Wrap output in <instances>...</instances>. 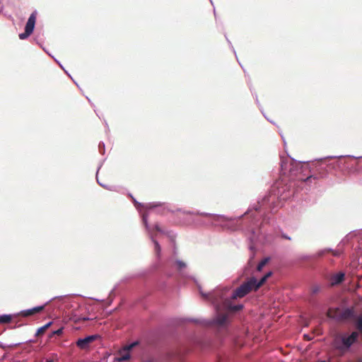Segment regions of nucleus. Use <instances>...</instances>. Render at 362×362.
<instances>
[{
	"instance_id": "obj_1",
	"label": "nucleus",
	"mask_w": 362,
	"mask_h": 362,
	"mask_svg": "<svg viewBox=\"0 0 362 362\" xmlns=\"http://www.w3.org/2000/svg\"><path fill=\"white\" fill-rule=\"evenodd\" d=\"M291 195L292 192L287 186H273L267 194L249 206L244 214L230 218L225 216L227 219L217 221L228 222L231 226L235 224L234 230L241 229L248 232L247 239L250 242L248 249L250 251L247 262L249 269L253 268L255 264L257 250L255 244L264 245L269 244L273 240L272 235L266 228L267 225L273 224L269 214L274 213L276 209L281 206V202L286 201Z\"/></svg>"
},
{
	"instance_id": "obj_2",
	"label": "nucleus",
	"mask_w": 362,
	"mask_h": 362,
	"mask_svg": "<svg viewBox=\"0 0 362 362\" xmlns=\"http://www.w3.org/2000/svg\"><path fill=\"white\" fill-rule=\"evenodd\" d=\"M345 158L355 160L362 159V156L351 155L328 156L315 158L313 161H298L291 157L290 160L281 157L280 173L306 183L311 182L312 180H317L326 177L328 173L327 167L329 165H333V168L352 167L354 164H349L341 160Z\"/></svg>"
},
{
	"instance_id": "obj_3",
	"label": "nucleus",
	"mask_w": 362,
	"mask_h": 362,
	"mask_svg": "<svg viewBox=\"0 0 362 362\" xmlns=\"http://www.w3.org/2000/svg\"><path fill=\"white\" fill-rule=\"evenodd\" d=\"M153 209H155L156 212L160 215H163L165 211H168L170 213L181 212L183 214L189 216H201L208 218L211 223H214V221H218L221 219H227L225 215L222 214L201 212L198 210H186L182 208H177L174 209L172 204L166 202H153L146 204L145 212L148 213L149 210Z\"/></svg>"
},
{
	"instance_id": "obj_4",
	"label": "nucleus",
	"mask_w": 362,
	"mask_h": 362,
	"mask_svg": "<svg viewBox=\"0 0 362 362\" xmlns=\"http://www.w3.org/2000/svg\"><path fill=\"white\" fill-rule=\"evenodd\" d=\"M148 212L141 214V221L142 223L147 232L148 237L150 238L151 242L153 244L154 247V253L157 260V262L154 264L155 270L157 271H163V262L161 260V246L159 244L158 241L156 238V235H154V232H158L160 234H165L168 236H170V232H166L163 230L158 223H155L153 226H151L148 221Z\"/></svg>"
},
{
	"instance_id": "obj_5",
	"label": "nucleus",
	"mask_w": 362,
	"mask_h": 362,
	"mask_svg": "<svg viewBox=\"0 0 362 362\" xmlns=\"http://www.w3.org/2000/svg\"><path fill=\"white\" fill-rule=\"evenodd\" d=\"M337 313L330 315L329 318L337 322H348L351 320H354L352 325L356 329L362 334V314L358 315L354 307L353 306H342L334 307L333 308Z\"/></svg>"
},
{
	"instance_id": "obj_6",
	"label": "nucleus",
	"mask_w": 362,
	"mask_h": 362,
	"mask_svg": "<svg viewBox=\"0 0 362 362\" xmlns=\"http://www.w3.org/2000/svg\"><path fill=\"white\" fill-rule=\"evenodd\" d=\"M359 334L361 333L356 329L350 333L342 332L337 334L332 341L334 349L341 356L346 354L358 341Z\"/></svg>"
},
{
	"instance_id": "obj_7",
	"label": "nucleus",
	"mask_w": 362,
	"mask_h": 362,
	"mask_svg": "<svg viewBox=\"0 0 362 362\" xmlns=\"http://www.w3.org/2000/svg\"><path fill=\"white\" fill-rule=\"evenodd\" d=\"M333 252L332 248L327 247L319 250L317 252L312 254H301L297 257V259L300 263L315 264L317 260L322 258L328 252Z\"/></svg>"
},
{
	"instance_id": "obj_8",
	"label": "nucleus",
	"mask_w": 362,
	"mask_h": 362,
	"mask_svg": "<svg viewBox=\"0 0 362 362\" xmlns=\"http://www.w3.org/2000/svg\"><path fill=\"white\" fill-rule=\"evenodd\" d=\"M251 291H255V287L253 286L251 278H249L233 291L230 299L243 298Z\"/></svg>"
},
{
	"instance_id": "obj_9",
	"label": "nucleus",
	"mask_w": 362,
	"mask_h": 362,
	"mask_svg": "<svg viewBox=\"0 0 362 362\" xmlns=\"http://www.w3.org/2000/svg\"><path fill=\"white\" fill-rule=\"evenodd\" d=\"M37 11H34L29 16L26 24L24 28V32L21 33L18 35V37L21 40H26L34 32L35 24H36V18H37Z\"/></svg>"
},
{
	"instance_id": "obj_10",
	"label": "nucleus",
	"mask_w": 362,
	"mask_h": 362,
	"mask_svg": "<svg viewBox=\"0 0 362 362\" xmlns=\"http://www.w3.org/2000/svg\"><path fill=\"white\" fill-rule=\"evenodd\" d=\"M100 339H101V336L99 334L87 335L85 337L78 338L76 341V345L81 350L88 351L90 349L91 344Z\"/></svg>"
},
{
	"instance_id": "obj_11",
	"label": "nucleus",
	"mask_w": 362,
	"mask_h": 362,
	"mask_svg": "<svg viewBox=\"0 0 362 362\" xmlns=\"http://www.w3.org/2000/svg\"><path fill=\"white\" fill-rule=\"evenodd\" d=\"M229 291L228 287L223 288H217L213 293H204L201 289L199 291L200 295L205 299L211 298L214 302L219 300H225V295Z\"/></svg>"
},
{
	"instance_id": "obj_12",
	"label": "nucleus",
	"mask_w": 362,
	"mask_h": 362,
	"mask_svg": "<svg viewBox=\"0 0 362 362\" xmlns=\"http://www.w3.org/2000/svg\"><path fill=\"white\" fill-rule=\"evenodd\" d=\"M68 296L69 295L59 296H55L54 298H52L51 299H49V300L45 302L43 305H37V306L33 307L32 308H29V309H26V310L20 311L18 313L19 315H22L23 317H27L29 315H34L37 312L42 311L45 308L46 305H47L52 300L57 299V298L63 299Z\"/></svg>"
},
{
	"instance_id": "obj_13",
	"label": "nucleus",
	"mask_w": 362,
	"mask_h": 362,
	"mask_svg": "<svg viewBox=\"0 0 362 362\" xmlns=\"http://www.w3.org/2000/svg\"><path fill=\"white\" fill-rule=\"evenodd\" d=\"M230 320L228 315L225 313H216L215 317L211 320H207L206 327H210L212 325H218V326H226L229 325Z\"/></svg>"
},
{
	"instance_id": "obj_14",
	"label": "nucleus",
	"mask_w": 362,
	"mask_h": 362,
	"mask_svg": "<svg viewBox=\"0 0 362 362\" xmlns=\"http://www.w3.org/2000/svg\"><path fill=\"white\" fill-rule=\"evenodd\" d=\"M185 322H193L199 325H202L206 327L207 319H197L194 317H185V318H177L175 320V323L177 325H180Z\"/></svg>"
},
{
	"instance_id": "obj_15",
	"label": "nucleus",
	"mask_w": 362,
	"mask_h": 362,
	"mask_svg": "<svg viewBox=\"0 0 362 362\" xmlns=\"http://www.w3.org/2000/svg\"><path fill=\"white\" fill-rule=\"evenodd\" d=\"M141 344V340L140 339H136L130 343H128L127 344L124 345L119 350V353L122 354V352H132L133 349L135 347L139 346Z\"/></svg>"
},
{
	"instance_id": "obj_16",
	"label": "nucleus",
	"mask_w": 362,
	"mask_h": 362,
	"mask_svg": "<svg viewBox=\"0 0 362 362\" xmlns=\"http://www.w3.org/2000/svg\"><path fill=\"white\" fill-rule=\"evenodd\" d=\"M345 280V273L339 272L334 274L331 277V283L332 285H339Z\"/></svg>"
},
{
	"instance_id": "obj_17",
	"label": "nucleus",
	"mask_w": 362,
	"mask_h": 362,
	"mask_svg": "<svg viewBox=\"0 0 362 362\" xmlns=\"http://www.w3.org/2000/svg\"><path fill=\"white\" fill-rule=\"evenodd\" d=\"M128 197L131 198L132 203L134 204V207L139 212L140 216L144 214L145 212V206L146 204L138 202L131 193H128Z\"/></svg>"
},
{
	"instance_id": "obj_18",
	"label": "nucleus",
	"mask_w": 362,
	"mask_h": 362,
	"mask_svg": "<svg viewBox=\"0 0 362 362\" xmlns=\"http://www.w3.org/2000/svg\"><path fill=\"white\" fill-rule=\"evenodd\" d=\"M119 356L114 358V362H125L133 358L132 354L129 352H118Z\"/></svg>"
},
{
	"instance_id": "obj_19",
	"label": "nucleus",
	"mask_w": 362,
	"mask_h": 362,
	"mask_svg": "<svg viewBox=\"0 0 362 362\" xmlns=\"http://www.w3.org/2000/svg\"><path fill=\"white\" fill-rule=\"evenodd\" d=\"M232 299H230V298L226 300V308L228 310L231 311H240L244 308L243 304H235L230 301Z\"/></svg>"
},
{
	"instance_id": "obj_20",
	"label": "nucleus",
	"mask_w": 362,
	"mask_h": 362,
	"mask_svg": "<svg viewBox=\"0 0 362 362\" xmlns=\"http://www.w3.org/2000/svg\"><path fill=\"white\" fill-rule=\"evenodd\" d=\"M19 316V313L14 314H2L0 315V324H6L11 322L15 317Z\"/></svg>"
},
{
	"instance_id": "obj_21",
	"label": "nucleus",
	"mask_w": 362,
	"mask_h": 362,
	"mask_svg": "<svg viewBox=\"0 0 362 362\" xmlns=\"http://www.w3.org/2000/svg\"><path fill=\"white\" fill-rule=\"evenodd\" d=\"M253 286L255 287V291L259 290V288L267 281V279L262 276L259 279H257L255 276L251 277Z\"/></svg>"
},
{
	"instance_id": "obj_22",
	"label": "nucleus",
	"mask_w": 362,
	"mask_h": 362,
	"mask_svg": "<svg viewBox=\"0 0 362 362\" xmlns=\"http://www.w3.org/2000/svg\"><path fill=\"white\" fill-rule=\"evenodd\" d=\"M141 362H163V356L148 355L146 357H143L141 359Z\"/></svg>"
},
{
	"instance_id": "obj_23",
	"label": "nucleus",
	"mask_w": 362,
	"mask_h": 362,
	"mask_svg": "<svg viewBox=\"0 0 362 362\" xmlns=\"http://www.w3.org/2000/svg\"><path fill=\"white\" fill-rule=\"evenodd\" d=\"M104 160H103L100 165H98V169H97V172H96V180H97V182L98 184L102 187L103 188L105 189H107L109 191H114L115 190V186H110V185H105V184H103L102 182H100L98 180V172L100 170V169L101 168L102 165H103V163Z\"/></svg>"
},
{
	"instance_id": "obj_24",
	"label": "nucleus",
	"mask_w": 362,
	"mask_h": 362,
	"mask_svg": "<svg viewBox=\"0 0 362 362\" xmlns=\"http://www.w3.org/2000/svg\"><path fill=\"white\" fill-rule=\"evenodd\" d=\"M249 88H250V91H251V93H252V94L253 97H254V98H255V103H256V104L257 105V106H258V107H259V110L261 111V112L263 114L264 117H265L268 121H269L271 123L274 124L272 121L269 120V119L266 117V115L264 114L262 107V105H260L259 101V100H258L257 94L256 93H253V92H252V87H251V86H250Z\"/></svg>"
},
{
	"instance_id": "obj_25",
	"label": "nucleus",
	"mask_w": 362,
	"mask_h": 362,
	"mask_svg": "<svg viewBox=\"0 0 362 362\" xmlns=\"http://www.w3.org/2000/svg\"><path fill=\"white\" fill-rule=\"evenodd\" d=\"M53 322L52 321H49L48 322H47L45 325H44L42 327H40L36 332H35V336H39V335H42L44 334L45 331L48 329L52 325Z\"/></svg>"
},
{
	"instance_id": "obj_26",
	"label": "nucleus",
	"mask_w": 362,
	"mask_h": 362,
	"mask_svg": "<svg viewBox=\"0 0 362 362\" xmlns=\"http://www.w3.org/2000/svg\"><path fill=\"white\" fill-rule=\"evenodd\" d=\"M271 260V257H264L259 262V264H257V268H256V270L257 272H261L263 269V267L269 262V261Z\"/></svg>"
},
{
	"instance_id": "obj_27",
	"label": "nucleus",
	"mask_w": 362,
	"mask_h": 362,
	"mask_svg": "<svg viewBox=\"0 0 362 362\" xmlns=\"http://www.w3.org/2000/svg\"><path fill=\"white\" fill-rule=\"evenodd\" d=\"M175 264L178 271H181L187 267L186 263L180 259H176Z\"/></svg>"
},
{
	"instance_id": "obj_28",
	"label": "nucleus",
	"mask_w": 362,
	"mask_h": 362,
	"mask_svg": "<svg viewBox=\"0 0 362 362\" xmlns=\"http://www.w3.org/2000/svg\"><path fill=\"white\" fill-rule=\"evenodd\" d=\"M158 339L156 338H148L146 339V344L147 346H156L158 344Z\"/></svg>"
},
{
	"instance_id": "obj_29",
	"label": "nucleus",
	"mask_w": 362,
	"mask_h": 362,
	"mask_svg": "<svg viewBox=\"0 0 362 362\" xmlns=\"http://www.w3.org/2000/svg\"><path fill=\"white\" fill-rule=\"evenodd\" d=\"M98 151L100 154L104 155L105 153V145L103 141H100L98 144Z\"/></svg>"
},
{
	"instance_id": "obj_30",
	"label": "nucleus",
	"mask_w": 362,
	"mask_h": 362,
	"mask_svg": "<svg viewBox=\"0 0 362 362\" xmlns=\"http://www.w3.org/2000/svg\"><path fill=\"white\" fill-rule=\"evenodd\" d=\"M64 331V327L61 326L57 329H54L52 332V335H60L63 333Z\"/></svg>"
},
{
	"instance_id": "obj_31",
	"label": "nucleus",
	"mask_w": 362,
	"mask_h": 362,
	"mask_svg": "<svg viewBox=\"0 0 362 362\" xmlns=\"http://www.w3.org/2000/svg\"><path fill=\"white\" fill-rule=\"evenodd\" d=\"M118 285H115L113 288L110 291L109 293V298H111V301L112 300V298L116 296L115 291L117 288Z\"/></svg>"
},
{
	"instance_id": "obj_32",
	"label": "nucleus",
	"mask_w": 362,
	"mask_h": 362,
	"mask_svg": "<svg viewBox=\"0 0 362 362\" xmlns=\"http://www.w3.org/2000/svg\"><path fill=\"white\" fill-rule=\"evenodd\" d=\"M320 286H315L312 288L311 293L312 295H315L318 293L320 291Z\"/></svg>"
},
{
	"instance_id": "obj_33",
	"label": "nucleus",
	"mask_w": 362,
	"mask_h": 362,
	"mask_svg": "<svg viewBox=\"0 0 362 362\" xmlns=\"http://www.w3.org/2000/svg\"><path fill=\"white\" fill-rule=\"evenodd\" d=\"M59 358L57 354H54L52 358H47L45 362H58Z\"/></svg>"
},
{
	"instance_id": "obj_34",
	"label": "nucleus",
	"mask_w": 362,
	"mask_h": 362,
	"mask_svg": "<svg viewBox=\"0 0 362 362\" xmlns=\"http://www.w3.org/2000/svg\"><path fill=\"white\" fill-rule=\"evenodd\" d=\"M225 37H226V40L227 41V42L228 43L230 47L231 48V49L233 50V52H234L235 55H236V52H235V50L231 43V42L230 41V40L228 38L226 34H225ZM237 57V56H235Z\"/></svg>"
},
{
	"instance_id": "obj_35",
	"label": "nucleus",
	"mask_w": 362,
	"mask_h": 362,
	"mask_svg": "<svg viewBox=\"0 0 362 362\" xmlns=\"http://www.w3.org/2000/svg\"><path fill=\"white\" fill-rule=\"evenodd\" d=\"M281 238L286 239V240H291V237L288 235L287 234L284 233V232H281Z\"/></svg>"
},
{
	"instance_id": "obj_36",
	"label": "nucleus",
	"mask_w": 362,
	"mask_h": 362,
	"mask_svg": "<svg viewBox=\"0 0 362 362\" xmlns=\"http://www.w3.org/2000/svg\"><path fill=\"white\" fill-rule=\"evenodd\" d=\"M52 58H53V59L54 60V62L59 66V67L62 69V70H64V67L63 66V65L60 63V62L59 60H57L54 56H52Z\"/></svg>"
},
{
	"instance_id": "obj_37",
	"label": "nucleus",
	"mask_w": 362,
	"mask_h": 362,
	"mask_svg": "<svg viewBox=\"0 0 362 362\" xmlns=\"http://www.w3.org/2000/svg\"><path fill=\"white\" fill-rule=\"evenodd\" d=\"M272 274H273V272H272V271H269V272H267L264 275V276L267 279H268L270 276H272Z\"/></svg>"
},
{
	"instance_id": "obj_38",
	"label": "nucleus",
	"mask_w": 362,
	"mask_h": 362,
	"mask_svg": "<svg viewBox=\"0 0 362 362\" xmlns=\"http://www.w3.org/2000/svg\"><path fill=\"white\" fill-rule=\"evenodd\" d=\"M88 320H90V317H79L76 321V322H79V321H88Z\"/></svg>"
},
{
	"instance_id": "obj_39",
	"label": "nucleus",
	"mask_w": 362,
	"mask_h": 362,
	"mask_svg": "<svg viewBox=\"0 0 362 362\" xmlns=\"http://www.w3.org/2000/svg\"><path fill=\"white\" fill-rule=\"evenodd\" d=\"M63 71H64V73H65L67 76H69L72 80H74V79L72 78L71 76L70 75V74H69V72H68L65 69H64V70H63ZM73 81L74 82V83H75L77 86H78V83H77L76 81Z\"/></svg>"
},
{
	"instance_id": "obj_40",
	"label": "nucleus",
	"mask_w": 362,
	"mask_h": 362,
	"mask_svg": "<svg viewBox=\"0 0 362 362\" xmlns=\"http://www.w3.org/2000/svg\"><path fill=\"white\" fill-rule=\"evenodd\" d=\"M191 221L194 223H201V221L195 218H192Z\"/></svg>"
},
{
	"instance_id": "obj_41",
	"label": "nucleus",
	"mask_w": 362,
	"mask_h": 362,
	"mask_svg": "<svg viewBox=\"0 0 362 362\" xmlns=\"http://www.w3.org/2000/svg\"><path fill=\"white\" fill-rule=\"evenodd\" d=\"M40 47H42V49L50 57H52V55L47 50V49H45L42 45H40Z\"/></svg>"
},
{
	"instance_id": "obj_42",
	"label": "nucleus",
	"mask_w": 362,
	"mask_h": 362,
	"mask_svg": "<svg viewBox=\"0 0 362 362\" xmlns=\"http://www.w3.org/2000/svg\"><path fill=\"white\" fill-rule=\"evenodd\" d=\"M353 362H362V356L356 358Z\"/></svg>"
},
{
	"instance_id": "obj_43",
	"label": "nucleus",
	"mask_w": 362,
	"mask_h": 362,
	"mask_svg": "<svg viewBox=\"0 0 362 362\" xmlns=\"http://www.w3.org/2000/svg\"><path fill=\"white\" fill-rule=\"evenodd\" d=\"M7 347V346L6 344H4V343L1 342L0 341V348L1 349H6Z\"/></svg>"
},
{
	"instance_id": "obj_44",
	"label": "nucleus",
	"mask_w": 362,
	"mask_h": 362,
	"mask_svg": "<svg viewBox=\"0 0 362 362\" xmlns=\"http://www.w3.org/2000/svg\"><path fill=\"white\" fill-rule=\"evenodd\" d=\"M21 326V325H19L18 324V322H16V324H15L13 328H18V327H20Z\"/></svg>"
},
{
	"instance_id": "obj_45",
	"label": "nucleus",
	"mask_w": 362,
	"mask_h": 362,
	"mask_svg": "<svg viewBox=\"0 0 362 362\" xmlns=\"http://www.w3.org/2000/svg\"><path fill=\"white\" fill-rule=\"evenodd\" d=\"M86 99L88 100V101L91 104L92 106H93V104L91 103V100L90 99L88 98V97H86Z\"/></svg>"
},
{
	"instance_id": "obj_46",
	"label": "nucleus",
	"mask_w": 362,
	"mask_h": 362,
	"mask_svg": "<svg viewBox=\"0 0 362 362\" xmlns=\"http://www.w3.org/2000/svg\"><path fill=\"white\" fill-rule=\"evenodd\" d=\"M281 134V137L282 138V140H283L284 144H286V141H285V139L284 138V136L281 134Z\"/></svg>"
},
{
	"instance_id": "obj_47",
	"label": "nucleus",
	"mask_w": 362,
	"mask_h": 362,
	"mask_svg": "<svg viewBox=\"0 0 362 362\" xmlns=\"http://www.w3.org/2000/svg\"><path fill=\"white\" fill-rule=\"evenodd\" d=\"M214 13L215 18L216 19V10L214 8Z\"/></svg>"
},
{
	"instance_id": "obj_48",
	"label": "nucleus",
	"mask_w": 362,
	"mask_h": 362,
	"mask_svg": "<svg viewBox=\"0 0 362 362\" xmlns=\"http://www.w3.org/2000/svg\"><path fill=\"white\" fill-rule=\"evenodd\" d=\"M153 332H153V331H152V330L148 331V333H149L150 334H153Z\"/></svg>"
},
{
	"instance_id": "obj_49",
	"label": "nucleus",
	"mask_w": 362,
	"mask_h": 362,
	"mask_svg": "<svg viewBox=\"0 0 362 362\" xmlns=\"http://www.w3.org/2000/svg\"><path fill=\"white\" fill-rule=\"evenodd\" d=\"M3 11V7H0V13Z\"/></svg>"
},
{
	"instance_id": "obj_50",
	"label": "nucleus",
	"mask_w": 362,
	"mask_h": 362,
	"mask_svg": "<svg viewBox=\"0 0 362 362\" xmlns=\"http://www.w3.org/2000/svg\"><path fill=\"white\" fill-rule=\"evenodd\" d=\"M317 362H327V361L325 360H320V361H319Z\"/></svg>"
},
{
	"instance_id": "obj_51",
	"label": "nucleus",
	"mask_w": 362,
	"mask_h": 362,
	"mask_svg": "<svg viewBox=\"0 0 362 362\" xmlns=\"http://www.w3.org/2000/svg\"><path fill=\"white\" fill-rule=\"evenodd\" d=\"M91 299H93V300H97V301H99V300H100L99 299L93 298H91Z\"/></svg>"
},
{
	"instance_id": "obj_52",
	"label": "nucleus",
	"mask_w": 362,
	"mask_h": 362,
	"mask_svg": "<svg viewBox=\"0 0 362 362\" xmlns=\"http://www.w3.org/2000/svg\"><path fill=\"white\" fill-rule=\"evenodd\" d=\"M238 64H240V67H243V65H242V64H240V62H238Z\"/></svg>"
},
{
	"instance_id": "obj_53",
	"label": "nucleus",
	"mask_w": 362,
	"mask_h": 362,
	"mask_svg": "<svg viewBox=\"0 0 362 362\" xmlns=\"http://www.w3.org/2000/svg\"><path fill=\"white\" fill-rule=\"evenodd\" d=\"M238 64H240V67H243V65H242V64H240V62H238Z\"/></svg>"
},
{
	"instance_id": "obj_54",
	"label": "nucleus",
	"mask_w": 362,
	"mask_h": 362,
	"mask_svg": "<svg viewBox=\"0 0 362 362\" xmlns=\"http://www.w3.org/2000/svg\"><path fill=\"white\" fill-rule=\"evenodd\" d=\"M238 64H240V67H243V65H242V64H240V62H238Z\"/></svg>"
},
{
	"instance_id": "obj_55",
	"label": "nucleus",
	"mask_w": 362,
	"mask_h": 362,
	"mask_svg": "<svg viewBox=\"0 0 362 362\" xmlns=\"http://www.w3.org/2000/svg\"><path fill=\"white\" fill-rule=\"evenodd\" d=\"M168 356H171V354L170 353H168L167 354Z\"/></svg>"
},
{
	"instance_id": "obj_56",
	"label": "nucleus",
	"mask_w": 362,
	"mask_h": 362,
	"mask_svg": "<svg viewBox=\"0 0 362 362\" xmlns=\"http://www.w3.org/2000/svg\"><path fill=\"white\" fill-rule=\"evenodd\" d=\"M209 1H210L211 4H213V1H212V0H209Z\"/></svg>"
},
{
	"instance_id": "obj_57",
	"label": "nucleus",
	"mask_w": 362,
	"mask_h": 362,
	"mask_svg": "<svg viewBox=\"0 0 362 362\" xmlns=\"http://www.w3.org/2000/svg\"><path fill=\"white\" fill-rule=\"evenodd\" d=\"M360 299L362 300V296L360 298Z\"/></svg>"
}]
</instances>
